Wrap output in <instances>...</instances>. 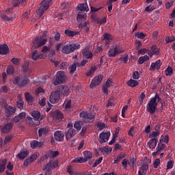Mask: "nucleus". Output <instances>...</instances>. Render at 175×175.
Listing matches in <instances>:
<instances>
[{"mask_svg":"<svg viewBox=\"0 0 175 175\" xmlns=\"http://www.w3.org/2000/svg\"><path fill=\"white\" fill-rule=\"evenodd\" d=\"M28 155V152L27 151H22L20 153L17 154V157L21 159V161H23V159H25Z\"/></svg>","mask_w":175,"mask_h":175,"instance_id":"41","label":"nucleus"},{"mask_svg":"<svg viewBox=\"0 0 175 175\" xmlns=\"http://www.w3.org/2000/svg\"><path fill=\"white\" fill-rule=\"evenodd\" d=\"M59 98H61V94L58 92L57 90H55L51 92L49 97V101L51 103H58Z\"/></svg>","mask_w":175,"mask_h":175,"instance_id":"12","label":"nucleus"},{"mask_svg":"<svg viewBox=\"0 0 175 175\" xmlns=\"http://www.w3.org/2000/svg\"><path fill=\"white\" fill-rule=\"evenodd\" d=\"M13 122H7L3 126H0L2 133H9V132L12 131V128H13Z\"/></svg>","mask_w":175,"mask_h":175,"instance_id":"14","label":"nucleus"},{"mask_svg":"<svg viewBox=\"0 0 175 175\" xmlns=\"http://www.w3.org/2000/svg\"><path fill=\"white\" fill-rule=\"evenodd\" d=\"M103 40H106L105 41V44L106 46H109L110 44V40H111V36L109 33H105L103 34Z\"/></svg>","mask_w":175,"mask_h":175,"instance_id":"33","label":"nucleus"},{"mask_svg":"<svg viewBox=\"0 0 175 175\" xmlns=\"http://www.w3.org/2000/svg\"><path fill=\"white\" fill-rule=\"evenodd\" d=\"M57 92L60 96H68L69 95L70 90H69V86L66 85H60L57 86Z\"/></svg>","mask_w":175,"mask_h":175,"instance_id":"8","label":"nucleus"},{"mask_svg":"<svg viewBox=\"0 0 175 175\" xmlns=\"http://www.w3.org/2000/svg\"><path fill=\"white\" fill-rule=\"evenodd\" d=\"M80 49V44L79 43H69L62 46V53L63 54H72L76 50H79Z\"/></svg>","mask_w":175,"mask_h":175,"instance_id":"2","label":"nucleus"},{"mask_svg":"<svg viewBox=\"0 0 175 175\" xmlns=\"http://www.w3.org/2000/svg\"><path fill=\"white\" fill-rule=\"evenodd\" d=\"M6 162H8L6 159L0 160V173L5 172V169H6Z\"/></svg>","mask_w":175,"mask_h":175,"instance_id":"32","label":"nucleus"},{"mask_svg":"<svg viewBox=\"0 0 175 175\" xmlns=\"http://www.w3.org/2000/svg\"><path fill=\"white\" fill-rule=\"evenodd\" d=\"M151 50L152 53V54H154V55H159V49L155 47V45L152 46Z\"/></svg>","mask_w":175,"mask_h":175,"instance_id":"51","label":"nucleus"},{"mask_svg":"<svg viewBox=\"0 0 175 175\" xmlns=\"http://www.w3.org/2000/svg\"><path fill=\"white\" fill-rule=\"evenodd\" d=\"M49 128L42 127L38 129V137H44L49 133Z\"/></svg>","mask_w":175,"mask_h":175,"instance_id":"21","label":"nucleus"},{"mask_svg":"<svg viewBox=\"0 0 175 175\" xmlns=\"http://www.w3.org/2000/svg\"><path fill=\"white\" fill-rule=\"evenodd\" d=\"M163 138H161V143H166V144H167V143H169V135H166L165 137H162Z\"/></svg>","mask_w":175,"mask_h":175,"instance_id":"64","label":"nucleus"},{"mask_svg":"<svg viewBox=\"0 0 175 175\" xmlns=\"http://www.w3.org/2000/svg\"><path fill=\"white\" fill-rule=\"evenodd\" d=\"M162 137H163V135H161L159 143L157 145V148L160 150V151H162V150H165V148H166V144L162 143Z\"/></svg>","mask_w":175,"mask_h":175,"instance_id":"45","label":"nucleus"},{"mask_svg":"<svg viewBox=\"0 0 175 175\" xmlns=\"http://www.w3.org/2000/svg\"><path fill=\"white\" fill-rule=\"evenodd\" d=\"M82 54L83 57H85V58H88L89 59H91V58L94 57V54L92 53V52L90 51V49H88V48L83 50Z\"/></svg>","mask_w":175,"mask_h":175,"instance_id":"26","label":"nucleus"},{"mask_svg":"<svg viewBox=\"0 0 175 175\" xmlns=\"http://www.w3.org/2000/svg\"><path fill=\"white\" fill-rule=\"evenodd\" d=\"M83 155H84V159H85V162L90 159H92V152L90 151H84L83 152Z\"/></svg>","mask_w":175,"mask_h":175,"instance_id":"36","label":"nucleus"},{"mask_svg":"<svg viewBox=\"0 0 175 175\" xmlns=\"http://www.w3.org/2000/svg\"><path fill=\"white\" fill-rule=\"evenodd\" d=\"M30 146L31 148H38V147L40 148L43 146V142H38L36 140H33L30 143Z\"/></svg>","mask_w":175,"mask_h":175,"instance_id":"30","label":"nucleus"},{"mask_svg":"<svg viewBox=\"0 0 175 175\" xmlns=\"http://www.w3.org/2000/svg\"><path fill=\"white\" fill-rule=\"evenodd\" d=\"M7 75H13L14 73V67L13 66H9L7 68Z\"/></svg>","mask_w":175,"mask_h":175,"instance_id":"58","label":"nucleus"},{"mask_svg":"<svg viewBox=\"0 0 175 175\" xmlns=\"http://www.w3.org/2000/svg\"><path fill=\"white\" fill-rule=\"evenodd\" d=\"M77 66H80V63L75 62L72 65H70L68 68V70L70 72V75H73L75 72H76V69H77Z\"/></svg>","mask_w":175,"mask_h":175,"instance_id":"23","label":"nucleus"},{"mask_svg":"<svg viewBox=\"0 0 175 175\" xmlns=\"http://www.w3.org/2000/svg\"><path fill=\"white\" fill-rule=\"evenodd\" d=\"M85 14H78L77 20V21H81V20H85Z\"/></svg>","mask_w":175,"mask_h":175,"instance_id":"63","label":"nucleus"},{"mask_svg":"<svg viewBox=\"0 0 175 175\" xmlns=\"http://www.w3.org/2000/svg\"><path fill=\"white\" fill-rule=\"evenodd\" d=\"M12 64L15 65L16 66H18L20 65V59L14 57L11 59Z\"/></svg>","mask_w":175,"mask_h":175,"instance_id":"59","label":"nucleus"},{"mask_svg":"<svg viewBox=\"0 0 175 175\" xmlns=\"http://www.w3.org/2000/svg\"><path fill=\"white\" fill-rule=\"evenodd\" d=\"M157 144H158V139L157 138H152L148 142V146L152 150H154L157 147Z\"/></svg>","mask_w":175,"mask_h":175,"instance_id":"25","label":"nucleus"},{"mask_svg":"<svg viewBox=\"0 0 175 175\" xmlns=\"http://www.w3.org/2000/svg\"><path fill=\"white\" fill-rule=\"evenodd\" d=\"M66 137L67 140H70L76 135V130H75L73 128H70L69 129L66 131Z\"/></svg>","mask_w":175,"mask_h":175,"instance_id":"19","label":"nucleus"},{"mask_svg":"<svg viewBox=\"0 0 175 175\" xmlns=\"http://www.w3.org/2000/svg\"><path fill=\"white\" fill-rule=\"evenodd\" d=\"M135 36H137V38H138V39H144V38H146L147 36V34H146L143 32H141V33L137 32V33H135Z\"/></svg>","mask_w":175,"mask_h":175,"instance_id":"53","label":"nucleus"},{"mask_svg":"<svg viewBox=\"0 0 175 175\" xmlns=\"http://www.w3.org/2000/svg\"><path fill=\"white\" fill-rule=\"evenodd\" d=\"M22 70L24 73H27V75H31V73H32V70H30L29 66L27 64L23 66Z\"/></svg>","mask_w":175,"mask_h":175,"instance_id":"38","label":"nucleus"},{"mask_svg":"<svg viewBox=\"0 0 175 175\" xmlns=\"http://www.w3.org/2000/svg\"><path fill=\"white\" fill-rule=\"evenodd\" d=\"M25 98L26 99V101L27 103V105H29V106L32 105V104L33 103V96H31V94L28 92L25 93Z\"/></svg>","mask_w":175,"mask_h":175,"instance_id":"22","label":"nucleus"},{"mask_svg":"<svg viewBox=\"0 0 175 175\" xmlns=\"http://www.w3.org/2000/svg\"><path fill=\"white\" fill-rule=\"evenodd\" d=\"M175 41V37L171 36V37H167L165 38V42L167 43H172Z\"/></svg>","mask_w":175,"mask_h":175,"instance_id":"61","label":"nucleus"},{"mask_svg":"<svg viewBox=\"0 0 175 175\" xmlns=\"http://www.w3.org/2000/svg\"><path fill=\"white\" fill-rule=\"evenodd\" d=\"M27 1L28 0H13L14 2V7L20 6V4L25 5L27 3Z\"/></svg>","mask_w":175,"mask_h":175,"instance_id":"44","label":"nucleus"},{"mask_svg":"<svg viewBox=\"0 0 175 175\" xmlns=\"http://www.w3.org/2000/svg\"><path fill=\"white\" fill-rule=\"evenodd\" d=\"M1 20H3V21H8V23H10L14 20L13 17H9L5 14H1Z\"/></svg>","mask_w":175,"mask_h":175,"instance_id":"42","label":"nucleus"},{"mask_svg":"<svg viewBox=\"0 0 175 175\" xmlns=\"http://www.w3.org/2000/svg\"><path fill=\"white\" fill-rule=\"evenodd\" d=\"M110 131H103L99 134V143L100 144H103L105 143H107L109 142V139L110 137Z\"/></svg>","mask_w":175,"mask_h":175,"instance_id":"10","label":"nucleus"},{"mask_svg":"<svg viewBox=\"0 0 175 175\" xmlns=\"http://www.w3.org/2000/svg\"><path fill=\"white\" fill-rule=\"evenodd\" d=\"M65 135L62 131H57L54 133V139L56 142H63Z\"/></svg>","mask_w":175,"mask_h":175,"instance_id":"18","label":"nucleus"},{"mask_svg":"<svg viewBox=\"0 0 175 175\" xmlns=\"http://www.w3.org/2000/svg\"><path fill=\"white\" fill-rule=\"evenodd\" d=\"M31 116L36 121H42L44 120V116L41 115L39 111H31Z\"/></svg>","mask_w":175,"mask_h":175,"instance_id":"16","label":"nucleus"},{"mask_svg":"<svg viewBox=\"0 0 175 175\" xmlns=\"http://www.w3.org/2000/svg\"><path fill=\"white\" fill-rule=\"evenodd\" d=\"M28 83L27 77H20L16 76L14 79V84H16L18 87H25Z\"/></svg>","mask_w":175,"mask_h":175,"instance_id":"11","label":"nucleus"},{"mask_svg":"<svg viewBox=\"0 0 175 175\" xmlns=\"http://www.w3.org/2000/svg\"><path fill=\"white\" fill-rule=\"evenodd\" d=\"M126 85L131 88H135V87L139 85V82L135 79H131L126 82Z\"/></svg>","mask_w":175,"mask_h":175,"instance_id":"28","label":"nucleus"},{"mask_svg":"<svg viewBox=\"0 0 175 175\" xmlns=\"http://www.w3.org/2000/svg\"><path fill=\"white\" fill-rule=\"evenodd\" d=\"M102 161H103V157H100L98 159L96 160L95 163L92 165V167H96L98 165L102 163Z\"/></svg>","mask_w":175,"mask_h":175,"instance_id":"54","label":"nucleus"},{"mask_svg":"<svg viewBox=\"0 0 175 175\" xmlns=\"http://www.w3.org/2000/svg\"><path fill=\"white\" fill-rule=\"evenodd\" d=\"M74 128L77 129V131H81V122H75L74 124Z\"/></svg>","mask_w":175,"mask_h":175,"instance_id":"57","label":"nucleus"},{"mask_svg":"<svg viewBox=\"0 0 175 175\" xmlns=\"http://www.w3.org/2000/svg\"><path fill=\"white\" fill-rule=\"evenodd\" d=\"M26 115L27 113H25V112H22L19 113L18 116H14L13 119L14 122H15L16 123L18 122L20 120H23V118H25Z\"/></svg>","mask_w":175,"mask_h":175,"instance_id":"29","label":"nucleus"},{"mask_svg":"<svg viewBox=\"0 0 175 175\" xmlns=\"http://www.w3.org/2000/svg\"><path fill=\"white\" fill-rule=\"evenodd\" d=\"M153 10H155V5H150L145 8V11L147 13H150V12H152Z\"/></svg>","mask_w":175,"mask_h":175,"instance_id":"55","label":"nucleus"},{"mask_svg":"<svg viewBox=\"0 0 175 175\" xmlns=\"http://www.w3.org/2000/svg\"><path fill=\"white\" fill-rule=\"evenodd\" d=\"M53 117L54 118H56V120H62V118H64V114L59 111H55L53 113Z\"/></svg>","mask_w":175,"mask_h":175,"instance_id":"39","label":"nucleus"},{"mask_svg":"<svg viewBox=\"0 0 175 175\" xmlns=\"http://www.w3.org/2000/svg\"><path fill=\"white\" fill-rule=\"evenodd\" d=\"M157 136H159V131L157 130L156 131H153L150 135L149 137L151 139H155Z\"/></svg>","mask_w":175,"mask_h":175,"instance_id":"56","label":"nucleus"},{"mask_svg":"<svg viewBox=\"0 0 175 175\" xmlns=\"http://www.w3.org/2000/svg\"><path fill=\"white\" fill-rule=\"evenodd\" d=\"M121 53H124V49L120 46V45H116L114 48L110 49L108 51V57H116V55H120Z\"/></svg>","mask_w":175,"mask_h":175,"instance_id":"7","label":"nucleus"},{"mask_svg":"<svg viewBox=\"0 0 175 175\" xmlns=\"http://www.w3.org/2000/svg\"><path fill=\"white\" fill-rule=\"evenodd\" d=\"M139 77H140V74L139 73V71H135L133 73V79H134V80H139Z\"/></svg>","mask_w":175,"mask_h":175,"instance_id":"62","label":"nucleus"},{"mask_svg":"<svg viewBox=\"0 0 175 175\" xmlns=\"http://www.w3.org/2000/svg\"><path fill=\"white\" fill-rule=\"evenodd\" d=\"M31 57H32V59H33L34 61H36V59H42V58H43V55L42 54L39 55L38 53V50H36L33 52Z\"/></svg>","mask_w":175,"mask_h":175,"instance_id":"34","label":"nucleus"},{"mask_svg":"<svg viewBox=\"0 0 175 175\" xmlns=\"http://www.w3.org/2000/svg\"><path fill=\"white\" fill-rule=\"evenodd\" d=\"M64 33L68 38H73V36H76V35H79V32L76 31H72L69 29H66L64 30Z\"/></svg>","mask_w":175,"mask_h":175,"instance_id":"24","label":"nucleus"},{"mask_svg":"<svg viewBox=\"0 0 175 175\" xmlns=\"http://www.w3.org/2000/svg\"><path fill=\"white\" fill-rule=\"evenodd\" d=\"M26 124L28 125H31L33 126H39L40 125V120H34L31 116H29L26 118Z\"/></svg>","mask_w":175,"mask_h":175,"instance_id":"17","label":"nucleus"},{"mask_svg":"<svg viewBox=\"0 0 175 175\" xmlns=\"http://www.w3.org/2000/svg\"><path fill=\"white\" fill-rule=\"evenodd\" d=\"M160 163H161V160H159V159H156L153 162V167H154V169L158 168V166H159Z\"/></svg>","mask_w":175,"mask_h":175,"instance_id":"60","label":"nucleus"},{"mask_svg":"<svg viewBox=\"0 0 175 175\" xmlns=\"http://www.w3.org/2000/svg\"><path fill=\"white\" fill-rule=\"evenodd\" d=\"M136 158H135V156H131L129 158V165L130 167H132V169H135V163H136Z\"/></svg>","mask_w":175,"mask_h":175,"instance_id":"37","label":"nucleus"},{"mask_svg":"<svg viewBox=\"0 0 175 175\" xmlns=\"http://www.w3.org/2000/svg\"><path fill=\"white\" fill-rule=\"evenodd\" d=\"M173 75V68L169 66L165 70V75L172 76Z\"/></svg>","mask_w":175,"mask_h":175,"instance_id":"50","label":"nucleus"},{"mask_svg":"<svg viewBox=\"0 0 175 175\" xmlns=\"http://www.w3.org/2000/svg\"><path fill=\"white\" fill-rule=\"evenodd\" d=\"M103 80V75H98L96 77H94L90 85V88H95V87H97V85H100V83H102V81Z\"/></svg>","mask_w":175,"mask_h":175,"instance_id":"9","label":"nucleus"},{"mask_svg":"<svg viewBox=\"0 0 175 175\" xmlns=\"http://www.w3.org/2000/svg\"><path fill=\"white\" fill-rule=\"evenodd\" d=\"M72 163H85V159L83 157H77L72 161Z\"/></svg>","mask_w":175,"mask_h":175,"instance_id":"43","label":"nucleus"},{"mask_svg":"<svg viewBox=\"0 0 175 175\" xmlns=\"http://www.w3.org/2000/svg\"><path fill=\"white\" fill-rule=\"evenodd\" d=\"M139 170H142L144 172H146L147 173V170H148V163H144L139 167Z\"/></svg>","mask_w":175,"mask_h":175,"instance_id":"48","label":"nucleus"},{"mask_svg":"<svg viewBox=\"0 0 175 175\" xmlns=\"http://www.w3.org/2000/svg\"><path fill=\"white\" fill-rule=\"evenodd\" d=\"M14 8H16V7H14V1H12V7L10 8H8L6 10H5V14H12L13 13V10H14Z\"/></svg>","mask_w":175,"mask_h":175,"instance_id":"49","label":"nucleus"},{"mask_svg":"<svg viewBox=\"0 0 175 175\" xmlns=\"http://www.w3.org/2000/svg\"><path fill=\"white\" fill-rule=\"evenodd\" d=\"M78 10L81 12H88L90 8H88V5L87 3H81L77 5Z\"/></svg>","mask_w":175,"mask_h":175,"instance_id":"27","label":"nucleus"},{"mask_svg":"<svg viewBox=\"0 0 175 175\" xmlns=\"http://www.w3.org/2000/svg\"><path fill=\"white\" fill-rule=\"evenodd\" d=\"M0 106L5 109L8 106V102L5 98H0Z\"/></svg>","mask_w":175,"mask_h":175,"instance_id":"52","label":"nucleus"},{"mask_svg":"<svg viewBox=\"0 0 175 175\" xmlns=\"http://www.w3.org/2000/svg\"><path fill=\"white\" fill-rule=\"evenodd\" d=\"M32 43V49H38L44 46L47 43V39L42 36H37L33 40Z\"/></svg>","mask_w":175,"mask_h":175,"instance_id":"5","label":"nucleus"},{"mask_svg":"<svg viewBox=\"0 0 175 175\" xmlns=\"http://www.w3.org/2000/svg\"><path fill=\"white\" fill-rule=\"evenodd\" d=\"M95 70H96V67H95V66H92L90 70L88 71V72L86 73V76H87L88 77H91V76H94V73H95Z\"/></svg>","mask_w":175,"mask_h":175,"instance_id":"47","label":"nucleus"},{"mask_svg":"<svg viewBox=\"0 0 175 175\" xmlns=\"http://www.w3.org/2000/svg\"><path fill=\"white\" fill-rule=\"evenodd\" d=\"M112 150H113V149L111 148H109V147H100L98 149V151L100 152H101L102 154H109V153L111 152Z\"/></svg>","mask_w":175,"mask_h":175,"instance_id":"31","label":"nucleus"},{"mask_svg":"<svg viewBox=\"0 0 175 175\" xmlns=\"http://www.w3.org/2000/svg\"><path fill=\"white\" fill-rule=\"evenodd\" d=\"M162 100V98L159 96V94L157 93L155 96L151 98V100L148 102L146 105V111L149 113V114H154L157 111V107L158 106V103Z\"/></svg>","mask_w":175,"mask_h":175,"instance_id":"1","label":"nucleus"},{"mask_svg":"<svg viewBox=\"0 0 175 175\" xmlns=\"http://www.w3.org/2000/svg\"><path fill=\"white\" fill-rule=\"evenodd\" d=\"M16 107L18 109H20L21 110V109H23L24 101L23 100V99H21V97H19L18 100L16 101Z\"/></svg>","mask_w":175,"mask_h":175,"instance_id":"46","label":"nucleus"},{"mask_svg":"<svg viewBox=\"0 0 175 175\" xmlns=\"http://www.w3.org/2000/svg\"><path fill=\"white\" fill-rule=\"evenodd\" d=\"M66 75H65V72L64 71H59L55 75V77L53 80L54 85H58V84H62L66 81Z\"/></svg>","mask_w":175,"mask_h":175,"instance_id":"3","label":"nucleus"},{"mask_svg":"<svg viewBox=\"0 0 175 175\" xmlns=\"http://www.w3.org/2000/svg\"><path fill=\"white\" fill-rule=\"evenodd\" d=\"M9 53V46L6 44H0V55H6Z\"/></svg>","mask_w":175,"mask_h":175,"instance_id":"20","label":"nucleus"},{"mask_svg":"<svg viewBox=\"0 0 175 175\" xmlns=\"http://www.w3.org/2000/svg\"><path fill=\"white\" fill-rule=\"evenodd\" d=\"M53 0H43L40 4V8L37 11V14L40 16H43L44 12L50 8V3Z\"/></svg>","mask_w":175,"mask_h":175,"instance_id":"4","label":"nucleus"},{"mask_svg":"<svg viewBox=\"0 0 175 175\" xmlns=\"http://www.w3.org/2000/svg\"><path fill=\"white\" fill-rule=\"evenodd\" d=\"M38 157H39V153L37 152V153L33 154L30 157L25 160L23 166H25V167H27V166H28L29 163H32L33 161H36V159L38 158Z\"/></svg>","mask_w":175,"mask_h":175,"instance_id":"15","label":"nucleus"},{"mask_svg":"<svg viewBox=\"0 0 175 175\" xmlns=\"http://www.w3.org/2000/svg\"><path fill=\"white\" fill-rule=\"evenodd\" d=\"M5 111V117H7L8 118H10V117H12V116H13V114H14V113H16V111L17 110V109L16 108V107H12L10 105H7L5 107V108H4Z\"/></svg>","mask_w":175,"mask_h":175,"instance_id":"13","label":"nucleus"},{"mask_svg":"<svg viewBox=\"0 0 175 175\" xmlns=\"http://www.w3.org/2000/svg\"><path fill=\"white\" fill-rule=\"evenodd\" d=\"M79 116L81 118H83V120H85L86 121H92V122H94L95 121V113L92 112H88V111H82Z\"/></svg>","mask_w":175,"mask_h":175,"instance_id":"6","label":"nucleus"},{"mask_svg":"<svg viewBox=\"0 0 175 175\" xmlns=\"http://www.w3.org/2000/svg\"><path fill=\"white\" fill-rule=\"evenodd\" d=\"M124 158H125V153L121 152L116 159H114L113 163H118L122 159H124Z\"/></svg>","mask_w":175,"mask_h":175,"instance_id":"40","label":"nucleus"},{"mask_svg":"<svg viewBox=\"0 0 175 175\" xmlns=\"http://www.w3.org/2000/svg\"><path fill=\"white\" fill-rule=\"evenodd\" d=\"M148 59H150V57H148L147 55L139 57L138 59V64H139V65H143V64H144L146 61H148Z\"/></svg>","mask_w":175,"mask_h":175,"instance_id":"35","label":"nucleus"}]
</instances>
